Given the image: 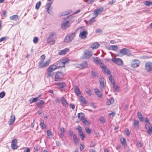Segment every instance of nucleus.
<instances>
[{
  "label": "nucleus",
  "instance_id": "nucleus-5",
  "mask_svg": "<svg viewBox=\"0 0 152 152\" xmlns=\"http://www.w3.org/2000/svg\"><path fill=\"white\" fill-rule=\"evenodd\" d=\"M76 129L78 131L80 136L81 137L82 140H83L85 138V136L82 132V128L80 126H79L76 128Z\"/></svg>",
  "mask_w": 152,
  "mask_h": 152
},
{
  "label": "nucleus",
  "instance_id": "nucleus-34",
  "mask_svg": "<svg viewBox=\"0 0 152 152\" xmlns=\"http://www.w3.org/2000/svg\"><path fill=\"white\" fill-rule=\"evenodd\" d=\"M57 85L58 86V87L60 88H63L64 87L66 86V84L63 82L60 83H58L57 84Z\"/></svg>",
  "mask_w": 152,
  "mask_h": 152
},
{
  "label": "nucleus",
  "instance_id": "nucleus-46",
  "mask_svg": "<svg viewBox=\"0 0 152 152\" xmlns=\"http://www.w3.org/2000/svg\"><path fill=\"white\" fill-rule=\"evenodd\" d=\"M86 92L89 95H90L91 94V91L90 88H87L86 89Z\"/></svg>",
  "mask_w": 152,
  "mask_h": 152
},
{
  "label": "nucleus",
  "instance_id": "nucleus-43",
  "mask_svg": "<svg viewBox=\"0 0 152 152\" xmlns=\"http://www.w3.org/2000/svg\"><path fill=\"white\" fill-rule=\"evenodd\" d=\"M47 133L48 136L49 137H52V132L50 130H48L47 131Z\"/></svg>",
  "mask_w": 152,
  "mask_h": 152
},
{
  "label": "nucleus",
  "instance_id": "nucleus-33",
  "mask_svg": "<svg viewBox=\"0 0 152 152\" xmlns=\"http://www.w3.org/2000/svg\"><path fill=\"white\" fill-rule=\"evenodd\" d=\"M18 17L17 15H14L10 17V19L12 20H16L18 19Z\"/></svg>",
  "mask_w": 152,
  "mask_h": 152
},
{
  "label": "nucleus",
  "instance_id": "nucleus-54",
  "mask_svg": "<svg viewBox=\"0 0 152 152\" xmlns=\"http://www.w3.org/2000/svg\"><path fill=\"white\" fill-rule=\"evenodd\" d=\"M92 75L94 77H96L98 76V75L96 73L92 71L91 72Z\"/></svg>",
  "mask_w": 152,
  "mask_h": 152
},
{
  "label": "nucleus",
  "instance_id": "nucleus-53",
  "mask_svg": "<svg viewBox=\"0 0 152 152\" xmlns=\"http://www.w3.org/2000/svg\"><path fill=\"white\" fill-rule=\"evenodd\" d=\"M5 93L3 91L0 93V97L1 98H3L5 96Z\"/></svg>",
  "mask_w": 152,
  "mask_h": 152
},
{
  "label": "nucleus",
  "instance_id": "nucleus-48",
  "mask_svg": "<svg viewBox=\"0 0 152 152\" xmlns=\"http://www.w3.org/2000/svg\"><path fill=\"white\" fill-rule=\"evenodd\" d=\"M85 130L86 132L88 134H90L91 133V130L89 129L88 128L86 127L85 128Z\"/></svg>",
  "mask_w": 152,
  "mask_h": 152
},
{
  "label": "nucleus",
  "instance_id": "nucleus-10",
  "mask_svg": "<svg viewBox=\"0 0 152 152\" xmlns=\"http://www.w3.org/2000/svg\"><path fill=\"white\" fill-rule=\"evenodd\" d=\"M17 143V140L16 139H13L11 142V147L12 149H17L18 147L16 145Z\"/></svg>",
  "mask_w": 152,
  "mask_h": 152
},
{
  "label": "nucleus",
  "instance_id": "nucleus-23",
  "mask_svg": "<svg viewBox=\"0 0 152 152\" xmlns=\"http://www.w3.org/2000/svg\"><path fill=\"white\" fill-rule=\"evenodd\" d=\"M56 66L54 65H53L49 66V67L48 68V70H49V71L52 72L56 69Z\"/></svg>",
  "mask_w": 152,
  "mask_h": 152
},
{
  "label": "nucleus",
  "instance_id": "nucleus-58",
  "mask_svg": "<svg viewBox=\"0 0 152 152\" xmlns=\"http://www.w3.org/2000/svg\"><path fill=\"white\" fill-rule=\"evenodd\" d=\"M116 1L115 0H112L108 2V4H111L114 3Z\"/></svg>",
  "mask_w": 152,
  "mask_h": 152
},
{
  "label": "nucleus",
  "instance_id": "nucleus-1",
  "mask_svg": "<svg viewBox=\"0 0 152 152\" xmlns=\"http://www.w3.org/2000/svg\"><path fill=\"white\" fill-rule=\"evenodd\" d=\"M55 34L51 33L50 34L49 37L47 39V42L50 45H53L55 43V40L53 37V36Z\"/></svg>",
  "mask_w": 152,
  "mask_h": 152
},
{
  "label": "nucleus",
  "instance_id": "nucleus-4",
  "mask_svg": "<svg viewBox=\"0 0 152 152\" xmlns=\"http://www.w3.org/2000/svg\"><path fill=\"white\" fill-rule=\"evenodd\" d=\"M140 64V62L139 60L134 59L132 61L131 64V66L132 68H135L138 66Z\"/></svg>",
  "mask_w": 152,
  "mask_h": 152
},
{
  "label": "nucleus",
  "instance_id": "nucleus-55",
  "mask_svg": "<svg viewBox=\"0 0 152 152\" xmlns=\"http://www.w3.org/2000/svg\"><path fill=\"white\" fill-rule=\"evenodd\" d=\"M40 125L43 129H45L46 127L45 125L44 122H41Z\"/></svg>",
  "mask_w": 152,
  "mask_h": 152
},
{
  "label": "nucleus",
  "instance_id": "nucleus-47",
  "mask_svg": "<svg viewBox=\"0 0 152 152\" xmlns=\"http://www.w3.org/2000/svg\"><path fill=\"white\" fill-rule=\"evenodd\" d=\"M83 68H84L87 66V63L86 61L84 62L81 65Z\"/></svg>",
  "mask_w": 152,
  "mask_h": 152
},
{
  "label": "nucleus",
  "instance_id": "nucleus-49",
  "mask_svg": "<svg viewBox=\"0 0 152 152\" xmlns=\"http://www.w3.org/2000/svg\"><path fill=\"white\" fill-rule=\"evenodd\" d=\"M39 39L37 37H35L33 39V42L34 43H37L38 42Z\"/></svg>",
  "mask_w": 152,
  "mask_h": 152
},
{
  "label": "nucleus",
  "instance_id": "nucleus-38",
  "mask_svg": "<svg viewBox=\"0 0 152 152\" xmlns=\"http://www.w3.org/2000/svg\"><path fill=\"white\" fill-rule=\"evenodd\" d=\"M109 79L110 81V82L113 84V85L115 84V83L114 82V80L113 79V77L112 75H111L109 77Z\"/></svg>",
  "mask_w": 152,
  "mask_h": 152
},
{
  "label": "nucleus",
  "instance_id": "nucleus-63",
  "mask_svg": "<svg viewBox=\"0 0 152 152\" xmlns=\"http://www.w3.org/2000/svg\"><path fill=\"white\" fill-rule=\"evenodd\" d=\"M30 149L28 148H26L23 152H30Z\"/></svg>",
  "mask_w": 152,
  "mask_h": 152
},
{
  "label": "nucleus",
  "instance_id": "nucleus-62",
  "mask_svg": "<svg viewBox=\"0 0 152 152\" xmlns=\"http://www.w3.org/2000/svg\"><path fill=\"white\" fill-rule=\"evenodd\" d=\"M145 122L146 123V124H148V123L149 124H151L149 122V120L148 119L146 118L145 119Z\"/></svg>",
  "mask_w": 152,
  "mask_h": 152
},
{
  "label": "nucleus",
  "instance_id": "nucleus-24",
  "mask_svg": "<svg viewBox=\"0 0 152 152\" xmlns=\"http://www.w3.org/2000/svg\"><path fill=\"white\" fill-rule=\"evenodd\" d=\"M139 121L137 120H134L133 121L134 123V127L136 129H137L139 127V125L138 124Z\"/></svg>",
  "mask_w": 152,
  "mask_h": 152
},
{
  "label": "nucleus",
  "instance_id": "nucleus-56",
  "mask_svg": "<svg viewBox=\"0 0 152 152\" xmlns=\"http://www.w3.org/2000/svg\"><path fill=\"white\" fill-rule=\"evenodd\" d=\"M95 17L93 18L92 19H90L89 21L90 24H91L95 21Z\"/></svg>",
  "mask_w": 152,
  "mask_h": 152
},
{
  "label": "nucleus",
  "instance_id": "nucleus-31",
  "mask_svg": "<svg viewBox=\"0 0 152 152\" xmlns=\"http://www.w3.org/2000/svg\"><path fill=\"white\" fill-rule=\"evenodd\" d=\"M74 91L75 94L77 95L78 96L80 94V91L78 87L77 86L75 87L74 88Z\"/></svg>",
  "mask_w": 152,
  "mask_h": 152
},
{
  "label": "nucleus",
  "instance_id": "nucleus-61",
  "mask_svg": "<svg viewBox=\"0 0 152 152\" xmlns=\"http://www.w3.org/2000/svg\"><path fill=\"white\" fill-rule=\"evenodd\" d=\"M70 107L72 108V109H74L75 108V106L74 104H71L69 105Z\"/></svg>",
  "mask_w": 152,
  "mask_h": 152
},
{
  "label": "nucleus",
  "instance_id": "nucleus-14",
  "mask_svg": "<svg viewBox=\"0 0 152 152\" xmlns=\"http://www.w3.org/2000/svg\"><path fill=\"white\" fill-rule=\"evenodd\" d=\"M129 52V49L124 48L120 51V53L122 55H128Z\"/></svg>",
  "mask_w": 152,
  "mask_h": 152
},
{
  "label": "nucleus",
  "instance_id": "nucleus-3",
  "mask_svg": "<svg viewBox=\"0 0 152 152\" xmlns=\"http://www.w3.org/2000/svg\"><path fill=\"white\" fill-rule=\"evenodd\" d=\"M145 127L147 130V132L149 135H150L152 134V124H145Z\"/></svg>",
  "mask_w": 152,
  "mask_h": 152
},
{
  "label": "nucleus",
  "instance_id": "nucleus-57",
  "mask_svg": "<svg viewBox=\"0 0 152 152\" xmlns=\"http://www.w3.org/2000/svg\"><path fill=\"white\" fill-rule=\"evenodd\" d=\"M99 81L100 83L104 82V78L103 77H100L99 79Z\"/></svg>",
  "mask_w": 152,
  "mask_h": 152
},
{
  "label": "nucleus",
  "instance_id": "nucleus-13",
  "mask_svg": "<svg viewBox=\"0 0 152 152\" xmlns=\"http://www.w3.org/2000/svg\"><path fill=\"white\" fill-rule=\"evenodd\" d=\"M70 26L69 22L68 21L62 22L61 24V28L63 29H65L68 27Z\"/></svg>",
  "mask_w": 152,
  "mask_h": 152
},
{
  "label": "nucleus",
  "instance_id": "nucleus-64",
  "mask_svg": "<svg viewBox=\"0 0 152 152\" xmlns=\"http://www.w3.org/2000/svg\"><path fill=\"white\" fill-rule=\"evenodd\" d=\"M137 145L140 147H141L142 146V144L141 142L139 141L137 142Z\"/></svg>",
  "mask_w": 152,
  "mask_h": 152
},
{
  "label": "nucleus",
  "instance_id": "nucleus-20",
  "mask_svg": "<svg viewBox=\"0 0 152 152\" xmlns=\"http://www.w3.org/2000/svg\"><path fill=\"white\" fill-rule=\"evenodd\" d=\"M69 49L68 48H66L64 50H61L58 53V54L60 55H63L66 54V52L69 51Z\"/></svg>",
  "mask_w": 152,
  "mask_h": 152
},
{
  "label": "nucleus",
  "instance_id": "nucleus-30",
  "mask_svg": "<svg viewBox=\"0 0 152 152\" xmlns=\"http://www.w3.org/2000/svg\"><path fill=\"white\" fill-rule=\"evenodd\" d=\"M114 102V100L113 98H110L107 100L106 102V104L107 105H110L113 103Z\"/></svg>",
  "mask_w": 152,
  "mask_h": 152
},
{
  "label": "nucleus",
  "instance_id": "nucleus-8",
  "mask_svg": "<svg viewBox=\"0 0 152 152\" xmlns=\"http://www.w3.org/2000/svg\"><path fill=\"white\" fill-rule=\"evenodd\" d=\"M88 34L87 31L84 29L82 31H80L79 34V37L82 39L86 38L87 37V35Z\"/></svg>",
  "mask_w": 152,
  "mask_h": 152
},
{
  "label": "nucleus",
  "instance_id": "nucleus-39",
  "mask_svg": "<svg viewBox=\"0 0 152 152\" xmlns=\"http://www.w3.org/2000/svg\"><path fill=\"white\" fill-rule=\"evenodd\" d=\"M84 117V114L82 113H80L78 114V117L79 119L81 120Z\"/></svg>",
  "mask_w": 152,
  "mask_h": 152
},
{
  "label": "nucleus",
  "instance_id": "nucleus-41",
  "mask_svg": "<svg viewBox=\"0 0 152 152\" xmlns=\"http://www.w3.org/2000/svg\"><path fill=\"white\" fill-rule=\"evenodd\" d=\"M41 1H39L38 2H37L36 3V6H35L36 9L37 10L39 9V8L40 7L41 5Z\"/></svg>",
  "mask_w": 152,
  "mask_h": 152
},
{
  "label": "nucleus",
  "instance_id": "nucleus-40",
  "mask_svg": "<svg viewBox=\"0 0 152 152\" xmlns=\"http://www.w3.org/2000/svg\"><path fill=\"white\" fill-rule=\"evenodd\" d=\"M99 120L101 123L102 124H104L105 122L104 118V117L103 116H102L100 117V118H99Z\"/></svg>",
  "mask_w": 152,
  "mask_h": 152
},
{
  "label": "nucleus",
  "instance_id": "nucleus-60",
  "mask_svg": "<svg viewBox=\"0 0 152 152\" xmlns=\"http://www.w3.org/2000/svg\"><path fill=\"white\" fill-rule=\"evenodd\" d=\"M125 132L126 134L128 136L130 134L129 130L128 129H126L125 130Z\"/></svg>",
  "mask_w": 152,
  "mask_h": 152
},
{
  "label": "nucleus",
  "instance_id": "nucleus-25",
  "mask_svg": "<svg viewBox=\"0 0 152 152\" xmlns=\"http://www.w3.org/2000/svg\"><path fill=\"white\" fill-rule=\"evenodd\" d=\"M99 46V45L97 42L93 44L91 46V47L94 49H96Z\"/></svg>",
  "mask_w": 152,
  "mask_h": 152
},
{
  "label": "nucleus",
  "instance_id": "nucleus-59",
  "mask_svg": "<svg viewBox=\"0 0 152 152\" xmlns=\"http://www.w3.org/2000/svg\"><path fill=\"white\" fill-rule=\"evenodd\" d=\"M94 1V0H87L86 2L88 4H90L93 2Z\"/></svg>",
  "mask_w": 152,
  "mask_h": 152
},
{
  "label": "nucleus",
  "instance_id": "nucleus-42",
  "mask_svg": "<svg viewBox=\"0 0 152 152\" xmlns=\"http://www.w3.org/2000/svg\"><path fill=\"white\" fill-rule=\"evenodd\" d=\"M41 60L39 61V64H42L43 63V61L45 59V56L44 55H42L41 56Z\"/></svg>",
  "mask_w": 152,
  "mask_h": 152
},
{
  "label": "nucleus",
  "instance_id": "nucleus-22",
  "mask_svg": "<svg viewBox=\"0 0 152 152\" xmlns=\"http://www.w3.org/2000/svg\"><path fill=\"white\" fill-rule=\"evenodd\" d=\"M61 102L64 106L65 107H67L68 106V103L67 102L64 97L61 98Z\"/></svg>",
  "mask_w": 152,
  "mask_h": 152
},
{
  "label": "nucleus",
  "instance_id": "nucleus-6",
  "mask_svg": "<svg viewBox=\"0 0 152 152\" xmlns=\"http://www.w3.org/2000/svg\"><path fill=\"white\" fill-rule=\"evenodd\" d=\"M93 53L91 51L88 50H86L84 52V56L83 57L85 58H89L92 55Z\"/></svg>",
  "mask_w": 152,
  "mask_h": 152
},
{
  "label": "nucleus",
  "instance_id": "nucleus-11",
  "mask_svg": "<svg viewBox=\"0 0 152 152\" xmlns=\"http://www.w3.org/2000/svg\"><path fill=\"white\" fill-rule=\"evenodd\" d=\"M112 61L119 65H121L123 64L122 61L119 58H112Z\"/></svg>",
  "mask_w": 152,
  "mask_h": 152
},
{
  "label": "nucleus",
  "instance_id": "nucleus-7",
  "mask_svg": "<svg viewBox=\"0 0 152 152\" xmlns=\"http://www.w3.org/2000/svg\"><path fill=\"white\" fill-rule=\"evenodd\" d=\"M100 67L102 69V71L105 73H107V74L110 75L111 72L110 70H108L106 66L102 63L100 64Z\"/></svg>",
  "mask_w": 152,
  "mask_h": 152
},
{
  "label": "nucleus",
  "instance_id": "nucleus-19",
  "mask_svg": "<svg viewBox=\"0 0 152 152\" xmlns=\"http://www.w3.org/2000/svg\"><path fill=\"white\" fill-rule=\"evenodd\" d=\"M73 139L74 143L75 145H77L79 144V140L76 134H75L73 135Z\"/></svg>",
  "mask_w": 152,
  "mask_h": 152
},
{
  "label": "nucleus",
  "instance_id": "nucleus-36",
  "mask_svg": "<svg viewBox=\"0 0 152 152\" xmlns=\"http://www.w3.org/2000/svg\"><path fill=\"white\" fill-rule=\"evenodd\" d=\"M110 49L111 50H116L117 49H118V47L115 45H112L110 47Z\"/></svg>",
  "mask_w": 152,
  "mask_h": 152
},
{
  "label": "nucleus",
  "instance_id": "nucleus-29",
  "mask_svg": "<svg viewBox=\"0 0 152 152\" xmlns=\"http://www.w3.org/2000/svg\"><path fill=\"white\" fill-rule=\"evenodd\" d=\"M95 93L96 95L99 97H101L102 96V94L100 91L98 89L95 90Z\"/></svg>",
  "mask_w": 152,
  "mask_h": 152
},
{
  "label": "nucleus",
  "instance_id": "nucleus-35",
  "mask_svg": "<svg viewBox=\"0 0 152 152\" xmlns=\"http://www.w3.org/2000/svg\"><path fill=\"white\" fill-rule=\"evenodd\" d=\"M57 65L59 67H63L64 66V65L61 60L57 61Z\"/></svg>",
  "mask_w": 152,
  "mask_h": 152
},
{
  "label": "nucleus",
  "instance_id": "nucleus-51",
  "mask_svg": "<svg viewBox=\"0 0 152 152\" xmlns=\"http://www.w3.org/2000/svg\"><path fill=\"white\" fill-rule=\"evenodd\" d=\"M48 77H52L53 75V74L52 73V72L49 71V70H48Z\"/></svg>",
  "mask_w": 152,
  "mask_h": 152
},
{
  "label": "nucleus",
  "instance_id": "nucleus-16",
  "mask_svg": "<svg viewBox=\"0 0 152 152\" xmlns=\"http://www.w3.org/2000/svg\"><path fill=\"white\" fill-rule=\"evenodd\" d=\"M45 103L42 100H39V101L37 102V105L39 108L41 109L43 107V105Z\"/></svg>",
  "mask_w": 152,
  "mask_h": 152
},
{
  "label": "nucleus",
  "instance_id": "nucleus-21",
  "mask_svg": "<svg viewBox=\"0 0 152 152\" xmlns=\"http://www.w3.org/2000/svg\"><path fill=\"white\" fill-rule=\"evenodd\" d=\"M15 120V116L12 115L11 116L10 118V120L9 121V124L10 125H12Z\"/></svg>",
  "mask_w": 152,
  "mask_h": 152
},
{
  "label": "nucleus",
  "instance_id": "nucleus-26",
  "mask_svg": "<svg viewBox=\"0 0 152 152\" xmlns=\"http://www.w3.org/2000/svg\"><path fill=\"white\" fill-rule=\"evenodd\" d=\"M80 102L83 104H86L87 103V102L85 98L82 96L80 97Z\"/></svg>",
  "mask_w": 152,
  "mask_h": 152
},
{
  "label": "nucleus",
  "instance_id": "nucleus-15",
  "mask_svg": "<svg viewBox=\"0 0 152 152\" xmlns=\"http://www.w3.org/2000/svg\"><path fill=\"white\" fill-rule=\"evenodd\" d=\"M63 77V74L62 73L60 72H57L55 76V80L57 81V80L62 78Z\"/></svg>",
  "mask_w": 152,
  "mask_h": 152
},
{
  "label": "nucleus",
  "instance_id": "nucleus-17",
  "mask_svg": "<svg viewBox=\"0 0 152 152\" xmlns=\"http://www.w3.org/2000/svg\"><path fill=\"white\" fill-rule=\"evenodd\" d=\"M50 62V60H48L45 63L42 64H39V68H42V67H45L48 66Z\"/></svg>",
  "mask_w": 152,
  "mask_h": 152
},
{
  "label": "nucleus",
  "instance_id": "nucleus-2",
  "mask_svg": "<svg viewBox=\"0 0 152 152\" xmlns=\"http://www.w3.org/2000/svg\"><path fill=\"white\" fill-rule=\"evenodd\" d=\"M75 33L67 35L65 38V42H69L71 41L75 37Z\"/></svg>",
  "mask_w": 152,
  "mask_h": 152
},
{
  "label": "nucleus",
  "instance_id": "nucleus-37",
  "mask_svg": "<svg viewBox=\"0 0 152 152\" xmlns=\"http://www.w3.org/2000/svg\"><path fill=\"white\" fill-rule=\"evenodd\" d=\"M71 12V10H68L67 11H66L64 12H63L62 15H60V16H64L66 15H68L70 14Z\"/></svg>",
  "mask_w": 152,
  "mask_h": 152
},
{
  "label": "nucleus",
  "instance_id": "nucleus-28",
  "mask_svg": "<svg viewBox=\"0 0 152 152\" xmlns=\"http://www.w3.org/2000/svg\"><path fill=\"white\" fill-rule=\"evenodd\" d=\"M39 97L36 98H31L29 100L30 103L31 104L33 102H36L38 99Z\"/></svg>",
  "mask_w": 152,
  "mask_h": 152
},
{
  "label": "nucleus",
  "instance_id": "nucleus-50",
  "mask_svg": "<svg viewBox=\"0 0 152 152\" xmlns=\"http://www.w3.org/2000/svg\"><path fill=\"white\" fill-rule=\"evenodd\" d=\"M100 86L101 89L104 88H105L104 82L100 83Z\"/></svg>",
  "mask_w": 152,
  "mask_h": 152
},
{
  "label": "nucleus",
  "instance_id": "nucleus-32",
  "mask_svg": "<svg viewBox=\"0 0 152 152\" xmlns=\"http://www.w3.org/2000/svg\"><path fill=\"white\" fill-rule=\"evenodd\" d=\"M51 4L52 3L50 2L47 4L46 5V9H47L48 12V13L50 14V13L49 10Z\"/></svg>",
  "mask_w": 152,
  "mask_h": 152
},
{
  "label": "nucleus",
  "instance_id": "nucleus-27",
  "mask_svg": "<svg viewBox=\"0 0 152 152\" xmlns=\"http://www.w3.org/2000/svg\"><path fill=\"white\" fill-rule=\"evenodd\" d=\"M137 115L138 117L140 120V121H143V118L141 113L140 112H138L137 113Z\"/></svg>",
  "mask_w": 152,
  "mask_h": 152
},
{
  "label": "nucleus",
  "instance_id": "nucleus-12",
  "mask_svg": "<svg viewBox=\"0 0 152 152\" xmlns=\"http://www.w3.org/2000/svg\"><path fill=\"white\" fill-rule=\"evenodd\" d=\"M103 8L101 7L95 10L94 14L95 15V17H97L99 14L101 13L103 11Z\"/></svg>",
  "mask_w": 152,
  "mask_h": 152
},
{
  "label": "nucleus",
  "instance_id": "nucleus-18",
  "mask_svg": "<svg viewBox=\"0 0 152 152\" xmlns=\"http://www.w3.org/2000/svg\"><path fill=\"white\" fill-rule=\"evenodd\" d=\"M92 58L94 62L96 64H99L100 65V64L102 63L101 62V61L100 59L98 57H93Z\"/></svg>",
  "mask_w": 152,
  "mask_h": 152
},
{
  "label": "nucleus",
  "instance_id": "nucleus-9",
  "mask_svg": "<svg viewBox=\"0 0 152 152\" xmlns=\"http://www.w3.org/2000/svg\"><path fill=\"white\" fill-rule=\"evenodd\" d=\"M145 67L146 70L149 72L152 70V63L150 62H147L145 64Z\"/></svg>",
  "mask_w": 152,
  "mask_h": 152
},
{
  "label": "nucleus",
  "instance_id": "nucleus-52",
  "mask_svg": "<svg viewBox=\"0 0 152 152\" xmlns=\"http://www.w3.org/2000/svg\"><path fill=\"white\" fill-rule=\"evenodd\" d=\"M61 61L64 65V64L66 63L68 61V59L66 58L65 59L61 60Z\"/></svg>",
  "mask_w": 152,
  "mask_h": 152
},
{
  "label": "nucleus",
  "instance_id": "nucleus-45",
  "mask_svg": "<svg viewBox=\"0 0 152 152\" xmlns=\"http://www.w3.org/2000/svg\"><path fill=\"white\" fill-rule=\"evenodd\" d=\"M121 141L124 145H125L126 144L125 139L124 138H121Z\"/></svg>",
  "mask_w": 152,
  "mask_h": 152
},
{
  "label": "nucleus",
  "instance_id": "nucleus-44",
  "mask_svg": "<svg viewBox=\"0 0 152 152\" xmlns=\"http://www.w3.org/2000/svg\"><path fill=\"white\" fill-rule=\"evenodd\" d=\"M144 4L147 6H148L152 4V2L149 1H145L144 2Z\"/></svg>",
  "mask_w": 152,
  "mask_h": 152
}]
</instances>
